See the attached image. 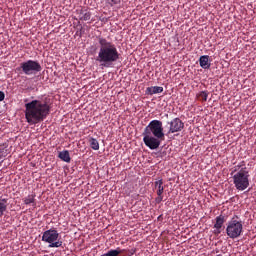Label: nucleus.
I'll use <instances>...</instances> for the list:
<instances>
[{
  "label": "nucleus",
  "instance_id": "nucleus-1",
  "mask_svg": "<svg viewBox=\"0 0 256 256\" xmlns=\"http://www.w3.org/2000/svg\"><path fill=\"white\" fill-rule=\"evenodd\" d=\"M51 106L48 98H35L25 104V118L29 125L42 123L50 115Z\"/></svg>",
  "mask_w": 256,
  "mask_h": 256
},
{
  "label": "nucleus",
  "instance_id": "nucleus-2",
  "mask_svg": "<svg viewBox=\"0 0 256 256\" xmlns=\"http://www.w3.org/2000/svg\"><path fill=\"white\" fill-rule=\"evenodd\" d=\"M99 50L98 55L96 56L97 62H99L100 66L109 68L120 59V52L111 40H107L103 36H99Z\"/></svg>",
  "mask_w": 256,
  "mask_h": 256
},
{
  "label": "nucleus",
  "instance_id": "nucleus-3",
  "mask_svg": "<svg viewBox=\"0 0 256 256\" xmlns=\"http://www.w3.org/2000/svg\"><path fill=\"white\" fill-rule=\"evenodd\" d=\"M250 174L246 169H241L233 176V183L238 191H245L250 185Z\"/></svg>",
  "mask_w": 256,
  "mask_h": 256
},
{
  "label": "nucleus",
  "instance_id": "nucleus-4",
  "mask_svg": "<svg viewBox=\"0 0 256 256\" xmlns=\"http://www.w3.org/2000/svg\"><path fill=\"white\" fill-rule=\"evenodd\" d=\"M226 233L230 239H238L243 233L242 221H240L238 217H233V219L228 222Z\"/></svg>",
  "mask_w": 256,
  "mask_h": 256
},
{
  "label": "nucleus",
  "instance_id": "nucleus-5",
  "mask_svg": "<svg viewBox=\"0 0 256 256\" xmlns=\"http://www.w3.org/2000/svg\"><path fill=\"white\" fill-rule=\"evenodd\" d=\"M143 142L146 147L151 149L152 151L159 149L161 145V140H158V138H155L153 134V130H150V124H147L145 126L143 131Z\"/></svg>",
  "mask_w": 256,
  "mask_h": 256
},
{
  "label": "nucleus",
  "instance_id": "nucleus-6",
  "mask_svg": "<svg viewBox=\"0 0 256 256\" xmlns=\"http://www.w3.org/2000/svg\"><path fill=\"white\" fill-rule=\"evenodd\" d=\"M17 70L22 71L24 74H37V72H41L42 66L38 60H26L20 63Z\"/></svg>",
  "mask_w": 256,
  "mask_h": 256
},
{
  "label": "nucleus",
  "instance_id": "nucleus-7",
  "mask_svg": "<svg viewBox=\"0 0 256 256\" xmlns=\"http://www.w3.org/2000/svg\"><path fill=\"white\" fill-rule=\"evenodd\" d=\"M42 241L49 244V247H62L63 241H59V233L56 229L44 231Z\"/></svg>",
  "mask_w": 256,
  "mask_h": 256
},
{
  "label": "nucleus",
  "instance_id": "nucleus-8",
  "mask_svg": "<svg viewBox=\"0 0 256 256\" xmlns=\"http://www.w3.org/2000/svg\"><path fill=\"white\" fill-rule=\"evenodd\" d=\"M149 130L152 131V135H154L157 141H164L165 132L162 120H150L149 122Z\"/></svg>",
  "mask_w": 256,
  "mask_h": 256
},
{
  "label": "nucleus",
  "instance_id": "nucleus-9",
  "mask_svg": "<svg viewBox=\"0 0 256 256\" xmlns=\"http://www.w3.org/2000/svg\"><path fill=\"white\" fill-rule=\"evenodd\" d=\"M169 129H168V135H171V133H180V131H183L185 124L181 118H173L168 122Z\"/></svg>",
  "mask_w": 256,
  "mask_h": 256
},
{
  "label": "nucleus",
  "instance_id": "nucleus-10",
  "mask_svg": "<svg viewBox=\"0 0 256 256\" xmlns=\"http://www.w3.org/2000/svg\"><path fill=\"white\" fill-rule=\"evenodd\" d=\"M224 223H225L224 215H219L218 217H216V223L214 225V228H215L214 233L216 235H219L221 233V229H222Z\"/></svg>",
  "mask_w": 256,
  "mask_h": 256
},
{
  "label": "nucleus",
  "instance_id": "nucleus-11",
  "mask_svg": "<svg viewBox=\"0 0 256 256\" xmlns=\"http://www.w3.org/2000/svg\"><path fill=\"white\" fill-rule=\"evenodd\" d=\"M154 188L156 190L157 195H159L160 197H164L165 187H164L163 179H160L159 181H155Z\"/></svg>",
  "mask_w": 256,
  "mask_h": 256
},
{
  "label": "nucleus",
  "instance_id": "nucleus-12",
  "mask_svg": "<svg viewBox=\"0 0 256 256\" xmlns=\"http://www.w3.org/2000/svg\"><path fill=\"white\" fill-rule=\"evenodd\" d=\"M199 64L204 69L211 68V61L209 60V55L203 54L202 56H200Z\"/></svg>",
  "mask_w": 256,
  "mask_h": 256
},
{
  "label": "nucleus",
  "instance_id": "nucleus-13",
  "mask_svg": "<svg viewBox=\"0 0 256 256\" xmlns=\"http://www.w3.org/2000/svg\"><path fill=\"white\" fill-rule=\"evenodd\" d=\"M125 249H121L120 247H117L116 249H110L109 251H107L106 253H104V255L101 256H125L122 255V253H125Z\"/></svg>",
  "mask_w": 256,
  "mask_h": 256
},
{
  "label": "nucleus",
  "instance_id": "nucleus-14",
  "mask_svg": "<svg viewBox=\"0 0 256 256\" xmlns=\"http://www.w3.org/2000/svg\"><path fill=\"white\" fill-rule=\"evenodd\" d=\"M8 207H9V199H2L0 197V217H3V215H5Z\"/></svg>",
  "mask_w": 256,
  "mask_h": 256
},
{
  "label": "nucleus",
  "instance_id": "nucleus-15",
  "mask_svg": "<svg viewBox=\"0 0 256 256\" xmlns=\"http://www.w3.org/2000/svg\"><path fill=\"white\" fill-rule=\"evenodd\" d=\"M164 87L163 86H148L145 90L146 94H158L160 92H163Z\"/></svg>",
  "mask_w": 256,
  "mask_h": 256
},
{
  "label": "nucleus",
  "instance_id": "nucleus-16",
  "mask_svg": "<svg viewBox=\"0 0 256 256\" xmlns=\"http://www.w3.org/2000/svg\"><path fill=\"white\" fill-rule=\"evenodd\" d=\"M23 202L25 205H33V207H36V195H28L27 197H24Z\"/></svg>",
  "mask_w": 256,
  "mask_h": 256
},
{
  "label": "nucleus",
  "instance_id": "nucleus-17",
  "mask_svg": "<svg viewBox=\"0 0 256 256\" xmlns=\"http://www.w3.org/2000/svg\"><path fill=\"white\" fill-rule=\"evenodd\" d=\"M59 159L61 161H64L65 163H70L71 157L69 151H61L58 155Z\"/></svg>",
  "mask_w": 256,
  "mask_h": 256
},
{
  "label": "nucleus",
  "instance_id": "nucleus-18",
  "mask_svg": "<svg viewBox=\"0 0 256 256\" xmlns=\"http://www.w3.org/2000/svg\"><path fill=\"white\" fill-rule=\"evenodd\" d=\"M89 143H90L91 149H93L94 151H99L100 145H99V140H97V138H89Z\"/></svg>",
  "mask_w": 256,
  "mask_h": 256
},
{
  "label": "nucleus",
  "instance_id": "nucleus-19",
  "mask_svg": "<svg viewBox=\"0 0 256 256\" xmlns=\"http://www.w3.org/2000/svg\"><path fill=\"white\" fill-rule=\"evenodd\" d=\"M92 14L88 10H81L79 14V19L80 20H90Z\"/></svg>",
  "mask_w": 256,
  "mask_h": 256
},
{
  "label": "nucleus",
  "instance_id": "nucleus-20",
  "mask_svg": "<svg viewBox=\"0 0 256 256\" xmlns=\"http://www.w3.org/2000/svg\"><path fill=\"white\" fill-rule=\"evenodd\" d=\"M198 96L201 100L206 101L209 96V92L208 90H202L201 92H199Z\"/></svg>",
  "mask_w": 256,
  "mask_h": 256
},
{
  "label": "nucleus",
  "instance_id": "nucleus-21",
  "mask_svg": "<svg viewBox=\"0 0 256 256\" xmlns=\"http://www.w3.org/2000/svg\"><path fill=\"white\" fill-rule=\"evenodd\" d=\"M121 0H106V2H108V4H110L111 6H114V4H118Z\"/></svg>",
  "mask_w": 256,
  "mask_h": 256
},
{
  "label": "nucleus",
  "instance_id": "nucleus-22",
  "mask_svg": "<svg viewBox=\"0 0 256 256\" xmlns=\"http://www.w3.org/2000/svg\"><path fill=\"white\" fill-rule=\"evenodd\" d=\"M163 199H164V197H161L160 195H157V197L155 199V202L158 203V204L162 203Z\"/></svg>",
  "mask_w": 256,
  "mask_h": 256
},
{
  "label": "nucleus",
  "instance_id": "nucleus-23",
  "mask_svg": "<svg viewBox=\"0 0 256 256\" xmlns=\"http://www.w3.org/2000/svg\"><path fill=\"white\" fill-rule=\"evenodd\" d=\"M136 251H137V249H130V250L128 251V256H133V255H135Z\"/></svg>",
  "mask_w": 256,
  "mask_h": 256
},
{
  "label": "nucleus",
  "instance_id": "nucleus-24",
  "mask_svg": "<svg viewBox=\"0 0 256 256\" xmlns=\"http://www.w3.org/2000/svg\"><path fill=\"white\" fill-rule=\"evenodd\" d=\"M5 100V92L3 90H0V101Z\"/></svg>",
  "mask_w": 256,
  "mask_h": 256
},
{
  "label": "nucleus",
  "instance_id": "nucleus-25",
  "mask_svg": "<svg viewBox=\"0 0 256 256\" xmlns=\"http://www.w3.org/2000/svg\"><path fill=\"white\" fill-rule=\"evenodd\" d=\"M7 153H5L4 151H1L0 149V159H3V157H6Z\"/></svg>",
  "mask_w": 256,
  "mask_h": 256
},
{
  "label": "nucleus",
  "instance_id": "nucleus-26",
  "mask_svg": "<svg viewBox=\"0 0 256 256\" xmlns=\"http://www.w3.org/2000/svg\"><path fill=\"white\" fill-rule=\"evenodd\" d=\"M242 167V165H239V168H241Z\"/></svg>",
  "mask_w": 256,
  "mask_h": 256
},
{
  "label": "nucleus",
  "instance_id": "nucleus-27",
  "mask_svg": "<svg viewBox=\"0 0 256 256\" xmlns=\"http://www.w3.org/2000/svg\"><path fill=\"white\" fill-rule=\"evenodd\" d=\"M216 256H223V255H216Z\"/></svg>",
  "mask_w": 256,
  "mask_h": 256
}]
</instances>
